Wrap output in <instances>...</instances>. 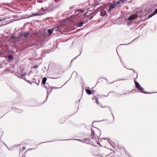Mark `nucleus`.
I'll use <instances>...</instances> for the list:
<instances>
[{
  "label": "nucleus",
  "mask_w": 157,
  "mask_h": 157,
  "mask_svg": "<svg viewBox=\"0 0 157 157\" xmlns=\"http://www.w3.org/2000/svg\"><path fill=\"white\" fill-rule=\"evenodd\" d=\"M95 128L96 129L95 130L91 128V135L90 138H87L85 140L90 141L93 143H97V144H99V143L98 142V140L101 135V131L98 128Z\"/></svg>",
  "instance_id": "obj_1"
},
{
  "label": "nucleus",
  "mask_w": 157,
  "mask_h": 157,
  "mask_svg": "<svg viewBox=\"0 0 157 157\" xmlns=\"http://www.w3.org/2000/svg\"><path fill=\"white\" fill-rule=\"evenodd\" d=\"M136 78H134L135 81V83L136 88L139 90V92L145 94H148L147 92L143 90V88L141 87L139 83L137 82L136 81Z\"/></svg>",
  "instance_id": "obj_2"
},
{
  "label": "nucleus",
  "mask_w": 157,
  "mask_h": 157,
  "mask_svg": "<svg viewBox=\"0 0 157 157\" xmlns=\"http://www.w3.org/2000/svg\"><path fill=\"white\" fill-rule=\"evenodd\" d=\"M54 6L52 4L50 5L49 6L44 9V12H46L52 11L53 9Z\"/></svg>",
  "instance_id": "obj_3"
},
{
  "label": "nucleus",
  "mask_w": 157,
  "mask_h": 157,
  "mask_svg": "<svg viewBox=\"0 0 157 157\" xmlns=\"http://www.w3.org/2000/svg\"><path fill=\"white\" fill-rule=\"evenodd\" d=\"M11 18V16L9 15H7L6 16L4 15H0V21L9 19Z\"/></svg>",
  "instance_id": "obj_4"
},
{
  "label": "nucleus",
  "mask_w": 157,
  "mask_h": 157,
  "mask_svg": "<svg viewBox=\"0 0 157 157\" xmlns=\"http://www.w3.org/2000/svg\"><path fill=\"white\" fill-rule=\"evenodd\" d=\"M44 87L46 89L47 91V96L46 97V99L48 98V95L50 94V93L49 92V89H50V88L51 87L50 86H49L48 83H46L44 85Z\"/></svg>",
  "instance_id": "obj_5"
},
{
  "label": "nucleus",
  "mask_w": 157,
  "mask_h": 157,
  "mask_svg": "<svg viewBox=\"0 0 157 157\" xmlns=\"http://www.w3.org/2000/svg\"><path fill=\"white\" fill-rule=\"evenodd\" d=\"M45 13H46V12H44V13H40L38 12V13H35L32 14L30 16V17H32L41 15H43Z\"/></svg>",
  "instance_id": "obj_6"
},
{
  "label": "nucleus",
  "mask_w": 157,
  "mask_h": 157,
  "mask_svg": "<svg viewBox=\"0 0 157 157\" xmlns=\"http://www.w3.org/2000/svg\"><path fill=\"white\" fill-rule=\"evenodd\" d=\"M116 7L113 4L110 5L109 6V8L108 10V11H111V10L114 9Z\"/></svg>",
  "instance_id": "obj_7"
},
{
  "label": "nucleus",
  "mask_w": 157,
  "mask_h": 157,
  "mask_svg": "<svg viewBox=\"0 0 157 157\" xmlns=\"http://www.w3.org/2000/svg\"><path fill=\"white\" fill-rule=\"evenodd\" d=\"M135 18H136L135 16L133 15H131L130 16H129L128 18V19L129 21H131V20L135 19Z\"/></svg>",
  "instance_id": "obj_8"
},
{
  "label": "nucleus",
  "mask_w": 157,
  "mask_h": 157,
  "mask_svg": "<svg viewBox=\"0 0 157 157\" xmlns=\"http://www.w3.org/2000/svg\"><path fill=\"white\" fill-rule=\"evenodd\" d=\"M29 33L23 32H22L21 33V35H23L25 37L29 35Z\"/></svg>",
  "instance_id": "obj_9"
},
{
  "label": "nucleus",
  "mask_w": 157,
  "mask_h": 157,
  "mask_svg": "<svg viewBox=\"0 0 157 157\" xmlns=\"http://www.w3.org/2000/svg\"><path fill=\"white\" fill-rule=\"evenodd\" d=\"M120 4V2L119 1H117L116 2H114L113 4L114 5V6L116 7L117 5H119Z\"/></svg>",
  "instance_id": "obj_10"
},
{
  "label": "nucleus",
  "mask_w": 157,
  "mask_h": 157,
  "mask_svg": "<svg viewBox=\"0 0 157 157\" xmlns=\"http://www.w3.org/2000/svg\"><path fill=\"white\" fill-rule=\"evenodd\" d=\"M8 57L9 58V61H10V60L13 59V56L11 54L9 55Z\"/></svg>",
  "instance_id": "obj_11"
},
{
  "label": "nucleus",
  "mask_w": 157,
  "mask_h": 157,
  "mask_svg": "<svg viewBox=\"0 0 157 157\" xmlns=\"http://www.w3.org/2000/svg\"><path fill=\"white\" fill-rule=\"evenodd\" d=\"M83 24V21H82L81 22H78L77 23V26L79 27H81L82 26Z\"/></svg>",
  "instance_id": "obj_12"
},
{
  "label": "nucleus",
  "mask_w": 157,
  "mask_h": 157,
  "mask_svg": "<svg viewBox=\"0 0 157 157\" xmlns=\"http://www.w3.org/2000/svg\"><path fill=\"white\" fill-rule=\"evenodd\" d=\"M46 80L47 78L46 77L44 78L42 81V84L44 85L45 84H46Z\"/></svg>",
  "instance_id": "obj_13"
},
{
  "label": "nucleus",
  "mask_w": 157,
  "mask_h": 157,
  "mask_svg": "<svg viewBox=\"0 0 157 157\" xmlns=\"http://www.w3.org/2000/svg\"><path fill=\"white\" fill-rule=\"evenodd\" d=\"M86 91L88 94H91L92 93L91 91L90 90L86 89Z\"/></svg>",
  "instance_id": "obj_14"
},
{
  "label": "nucleus",
  "mask_w": 157,
  "mask_h": 157,
  "mask_svg": "<svg viewBox=\"0 0 157 157\" xmlns=\"http://www.w3.org/2000/svg\"><path fill=\"white\" fill-rule=\"evenodd\" d=\"M54 30L53 29H48V32L50 35H51L52 33Z\"/></svg>",
  "instance_id": "obj_15"
},
{
  "label": "nucleus",
  "mask_w": 157,
  "mask_h": 157,
  "mask_svg": "<svg viewBox=\"0 0 157 157\" xmlns=\"http://www.w3.org/2000/svg\"><path fill=\"white\" fill-rule=\"evenodd\" d=\"M17 110L16 111L18 113H21L22 112V110L21 109H16Z\"/></svg>",
  "instance_id": "obj_16"
},
{
  "label": "nucleus",
  "mask_w": 157,
  "mask_h": 157,
  "mask_svg": "<svg viewBox=\"0 0 157 157\" xmlns=\"http://www.w3.org/2000/svg\"><path fill=\"white\" fill-rule=\"evenodd\" d=\"M78 11L81 12L82 13L83 12V10H82L81 9H78V10H75V13H76V12Z\"/></svg>",
  "instance_id": "obj_17"
},
{
  "label": "nucleus",
  "mask_w": 157,
  "mask_h": 157,
  "mask_svg": "<svg viewBox=\"0 0 157 157\" xmlns=\"http://www.w3.org/2000/svg\"><path fill=\"white\" fill-rule=\"evenodd\" d=\"M154 15V13H152V14H151L150 15L147 17V19H149L151 17H152Z\"/></svg>",
  "instance_id": "obj_18"
},
{
  "label": "nucleus",
  "mask_w": 157,
  "mask_h": 157,
  "mask_svg": "<svg viewBox=\"0 0 157 157\" xmlns=\"http://www.w3.org/2000/svg\"><path fill=\"white\" fill-rule=\"evenodd\" d=\"M125 67V68H126V69H129V70H132V71H133L134 72L136 73V75H137L136 78H137V75H138L137 73V72H136L134 70H133V69H128V68H126L125 67Z\"/></svg>",
  "instance_id": "obj_19"
},
{
  "label": "nucleus",
  "mask_w": 157,
  "mask_h": 157,
  "mask_svg": "<svg viewBox=\"0 0 157 157\" xmlns=\"http://www.w3.org/2000/svg\"><path fill=\"white\" fill-rule=\"evenodd\" d=\"M44 9L42 8L40 9V10L38 12L39 13V12H41V13H44Z\"/></svg>",
  "instance_id": "obj_20"
},
{
  "label": "nucleus",
  "mask_w": 157,
  "mask_h": 157,
  "mask_svg": "<svg viewBox=\"0 0 157 157\" xmlns=\"http://www.w3.org/2000/svg\"><path fill=\"white\" fill-rule=\"evenodd\" d=\"M95 99L96 100V102L97 104H99V103L98 101V98H95Z\"/></svg>",
  "instance_id": "obj_21"
},
{
  "label": "nucleus",
  "mask_w": 157,
  "mask_h": 157,
  "mask_svg": "<svg viewBox=\"0 0 157 157\" xmlns=\"http://www.w3.org/2000/svg\"><path fill=\"white\" fill-rule=\"evenodd\" d=\"M26 75V74L25 73H22L21 74V76L22 77H25V76Z\"/></svg>",
  "instance_id": "obj_22"
},
{
  "label": "nucleus",
  "mask_w": 157,
  "mask_h": 157,
  "mask_svg": "<svg viewBox=\"0 0 157 157\" xmlns=\"http://www.w3.org/2000/svg\"><path fill=\"white\" fill-rule=\"evenodd\" d=\"M49 92L50 93V94L51 93V92L52 91V87H50V89H49Z\"/></svg>",
  "instance_id": "obj_23"
},
{
  "label": "nucleus",
  "mask_w": 157,
  "mask_h": 157,
  "mask_svg": "<svg viewBox=\"0 0 157 157\" xmlns=\"http://www.w3.org/2000/svg\"><path fill=\"white\" fill-rule=\"evenodd\" d=\"M153 13L154 14V15H155V14H156V13H157V9H156L155 10V11Z\"/></svg>",
  "instance_id": "obj_24"
},
{
  "label": "nucleus",
  "mask_w": 157,
  "mask_h": 157,
  "mask_svg": "<svg viewBox=\"0 0 157 157\" xmlns=\"http://www.w3.org/2000/svg\"><path fill=\"white\" fill-rule=\"evenodd\" d=\"M43 2V0H38L37 2L40 3H42Z\"/></svg>",
  "instance_id": "obj_25"
},
{
  "label": "nucleus",
  "mask_w": 157,
  "mask_h": 157,
  "mask_svg": "<svg viewBox=\"0 0 157 157\" xmlns=\"http://www.w3.org/2000/svg\"><path fill=\"white\" fill-rule=\"evenodd\" d=\"M75 140H78V141H80L82 142L85 143V142L84 141L81 140H79V139H75Z\"/></svg>",
  "instance_id": "obj_26"
},
{
  "label": "nucleus",
  "mask_w": 157,
  "mask_h": 157,
  "mask_svg": "<svg viewBox=\"0 0 157 157\" xmlns=\"http://www.w3.org/2000/svg\"><path fill=\"white\" fill-rule=\"evenodd\" d=\"M56 31H60V30L59 29V28H57L56 29Z\"/></svg>",
  "instance_id": "obj_27"
},
{
  "label": "nucleus",
  "mask_w": 157,
  "mask_h": 157,
  "mask_svg": "<svg viewBox=\"0 0 157 157\" xmlns=\"http://www.w3.org/2000/svg\"><path fill=\"white\" fill-rule=\"evenodd\" d=\"M34 83L37 85L38 86L39 84L40 83V80H39L38 82V83H36V82H34Z\"/></svg>",
  "instance_id": "obj_28"
},
{
  "label": "nucleus",
  "mask_w": 157,
  "mask_h": 157,
  "mask_svg": "<svg viewBox=\"0 0 157 157\" xmlns=\"http://www.w3.org/2000/svg\"><path fill=\"white\" fill-rule=\"evenodd\" d=\"M52 88H54V89H58V88H61V87H55H55H52Z\"/></svg>",
  "instance_id": "obj_29"
},
{
  "label": "nucleus",
  "mask_w": 157,
  "mask_h": 157,
  "mask_svg": "<svg viewBox=\"0 0 157 157\" xmlns=\"http://www.w3.org/2000/svg\"><path fill=\"white\" fill-rule=\"evenodd\" d=\"M101 16H104L105 15L104 14V13H103L102 14V13H101Z\"/></svg>",
  "instance_id": "obj_30"
},
{
  "label": "nucleus",
  "mask_w": 157,
  "mask_h": 157,
  "mask_svg": "<svg viewBox=\"0 0 157 157\" xmlns=\"http://www.w3.org/2000/svg\"><path fill=\"white\" fill-rule=\"evenodd\" d=\"M74 7V6H71V7H70V8L71 9H73Z\"/></svg>",
  "instance_id": "obj_31"
},
{
  "label": "nucleus",
  "mask_w": 157,
  "mask_h": 157,
  "mask_svg": "<svg viewBox=\"0 0 157 157\" xmlns=\"http://www.w3.org/2000/svg\"><path fill=\"white\" fill-rule=\"evenodd\" d=\"M38 67V66L37 65H36L34 66V67L35 68H36L37 67Z\"/></svg>",
  "instance_id": "obj_32"
},
{
  "label": "nucleus",
  "mask_w": 157,
  "mask_h": 157,
  "mask_svg": "<svg viewBox=\"0 0 157 157\" xmlns=\"http://www.w3.org/2000/svg\"><path fill=\"white\" fill-rule=\"evenodd\" d=\"M81 54V53L78 55V56L76 57L73 60H74V59H76V58H77Z\"/></svg>",
  "instance_id": "obj_33"
},
{
  "label": "nucleus",
  "mask_w": 157,
  "mask_h": 157,
  "mask_svg": "<svg viewBox=\"0 0 157 157\" xmlns=\"http://www.w3.org/2000/svg\"><path fill=\"white\" fill-rule=\"evenodd\" d=\"M33 46H35V44H33L32 45H30V47H32Z\"/></svg>",
  "instance_id": "obj_34"
},
{
  "label": "nucleus",
  "mask_w": 157,
  "mask_h": 157,
  "mask_svg": "<svg viewBox=\"0 0 157 157\" xmlns=\"http://www.w3.org/2000/svg\"><path fill=\"white\" fill-rule=\"evenodd\" d=\"M95 98H97V97H93V98H92V99L93 100H95Z\"/></svg>",
  "instance_id": "obj_35"
},
{
  "label": "nucleus",
  "mask_w": 157,
  "mask_h": 157,
  "mask_svg": "<svg viewBox=\"0 0 157 157\" xmlns=\"http://www.w3.org/2000/svg\"><path fill=\"white\" fill-rule=\"evenodd\" d=\"M34 83V82H29V83H30L31 84H32L33 83Z\"/></svg>",
  "instance_id": "obj_36"
},
{
  "label": "nucleus",
  "mask_w": 157,
  "mask_h": 157,
  "mask_svg": "<svg viewBox=\"0 0 157 157\" xmlns=\"http://www.w3.org/2000/svg\"><path fill=\"white\" fill-rule=\"evenodd\" d=\"M23 149L24 150H25L26 149V147H23Z\"/></svg>",
  "instance_id": "obj_37"
},
{
  "label": "nucleus",
  "mask_w": 157,
  "mask_h": 157,
  "mask_svg": "<svg viewBox=\"0 0 157 157\" xmlns=\"http://www.w3.org/2000/svg\"><path fill=\"white\" fill-rule=\"evenodd\" d=\"M25 154H23L22 155V157H25Z\"/></svg>",
  "instance_id": "obj_38"
},
{
  "label": "nucleus",
  "mask_w": 157,
  "mask_h": 157,
  "mask_svg": "<svg viewBox=\"0 0 157 157\" xmlns=\"http://www.w3.org/2000/svg\"><path fill=\"white\" fill-rule=\"evenodd\" d=\"M51 142V141H47V142H43L41 143L40 144H41V143H46V142Z\"/></svg>",
  "instance_id": "obj_39"
},
{
  "label": "nucleus",
  "mask_w": 157,
  "mask_h": 157,
  "mask_svg": "<svg viewBox=\"0 0 157 157\" xmlns=\"http://www.w3.org/2000/svg\"><path fill=\"white\" fill-rule=\"evenodd\" d=\"M44 42V40H41L40 42L41 43H43V42Z\"/></svg>",
  "instance_id": "obj_40"
},
{
  "label": "nucleus",
  "mask_w": 157,
  "mask_h": 157,
  "mask_svg": "<svg viewBox=\"0 0 157 157\" xmlns=\"http://www.w3.org/2000/svg\"><path fill=\"white\" fill-rule=\"evenodd\" d=\"M35 149V148H31V149H28L27 150H31V149Z\"/></svg>",
  "instance_id": "obj_41"
},
{
  "label": "nucleus",
  "mask_w": 157,
  "mask_h": 157,
  "mask_svg": "<svg viewBox=\"0 0 157 157\" xmlns=\"http://www.w3.org/2000/svg\"><path fill=\"white\" fill-rule=\"evenodd\" d=\"M51 78H53V79H57L58 78H53V77H51Z\"/></svg>",
  "instance_id": "obj_42"
},
{
  "label": "nucleus",
  "mask_w": 157,
  "mask_h": 157,
  "mask_svg": "<svg viewBox=\"0 0 157 157\" xmlns=\"http://www.w3.org/2000/svg\"><path fill=\"white\" fill-rule=\"evenodd\" d=\"M101 107L104 108V107H104V106H102V105H101Z\"/></svg>",
  "instance_id": "obj_43"
},
{
  "label": "nucleus",
  "mask_w": 157,
  "mask_h": 157,
  "mask_svg": "<svg viewBox=\"0 0 157 157\" xmlns=\"http://www.w3.org/2000/svg\"><path fill=\"white\" fill-rule=\"evenodd\" d=\"M38 44H35V46H36Z\"/></svg>",
  "instance_id": "obj_44"
},
{
  "label": "nucleus",
  "mask_w": 157,
  "mask_h": 157,
  "mask_svg": "<svg viewBox=\"0 0 157 157\" xmlns=\"http://www.w3.org/2000/svg\"><path fill=\"white\" fill-rule=\"evenodd\" d=\"M74 73H76V72H74L73 73V74H74Z\"/></svg>",
  "instance_id": "obj_45"
},
{
  "label": "nucleus",
  "mask_w": 157,
  "mask_h": 157,
  "mask_svg": "<svg viewBox=\"0 0 157 157\" xmlns=\"http://www.w3.org/2000/svg\"><path fill=\"white\" fill-rule=\"evenodd\" d=\"M14 36H11V38H14Z\"/></svg>",
  "instance_id": "obj_46"
},
{
  "label": "nucleus",
  "mask_w": 157,
  "mask_h": 157,
  "mask_svg": "<svg viewBox=\"0 0 157 157\" xmlns=\"http://www.w3.org/2000/svg\"><path fill=\"white\" fill-rule=\"evenodd\" d=\"M127 0H123L124 1H127Z\"/></svg>",
  "instance_id": "obj_47"
},
{
  "label": "nucleus",
  "mask_w": 157,
  "mask_h": 157,
  "mask_svg": "<svg viewBox=\"0 0 157 157\" xmlns=\"http://www.w3.org/2000/svg\"><path fill=\"white\" fill-rule=\"evenodd\" d=\"M33 80H35L36 79H35V78H33Z\"/></svg>",
  "instance_id": "obj_48"
},
{
  "label": "nucleus",
  "mask_w": 157,
  "mask_h": 157,
  "mask_svg": "<svg viewBox=\"0 0 157 157\" xmlns=\"http://www.w3.org/2000/svg\"><path fill=\"white\" fill-rule=\"evenodd\" d=\"M118 95H121V94H117Z\"/></svg>",
  "instance_id": "obj_49"
},
{
  "label": "nucleus",
  "mask_w": 157,
  "mask_h": 157,
  "mask_svg": "<svg viewBox=\"0 0 157 157\" xmlns=\"http://www.w3.org/2000/svg\"><path fill=\"white\" fill-rule=\"evenodd\" d=\"M113 119H114V116H113Z\"/></svg>",
  "instance_id": "obj_50"
},
{
  "label": "nucleus",
  "mask_w": 157,
  "mask_h": 157,
  "mask_svg": "<svg viewBox=\"0 0 157 157\" xmlns=\"http://www.w3.org/2000/svg\"><path fill=\"white\" fill-rule=\"evenodd\" d=\"M67 82H65V83L63 85H64L66 83H67Z\"/></svg>",
  "instance_id": "obj_51"
},
{
  "label": "nucleus",
  "mask_w": 157,
  "mask_h": 157,
  "mask_svg": "<svg viewBox=\"0 0 157 157\" xmlns=\"http://www.w3.org/2000/svg\"><path fill=\"white\" fill-rule=\"evenodd\" d=\"M126 94V93H124V94Z\"/></svg>",
  "instance_id": "obj_52"
},
{
  "label": "nucleus",
  "mask_w": 157,
  "mask_h": 157,
  "mask_svg": "<svg viewBox=\"0 0 157 157\" xmlns=\"http://www.w3.org/2000/svg\"><path fill=\"white\" fill-rule=\"evenodd\" d=\"M27 82H28L29 83V82H30L29 81H28Z\"/></svg>",
  "instance_id": "obj_53"
},
{
  "label": "nucleus",
  "mask_w": 157,
  "mask_h": 157,
  "mask_svg": "<svg viewBox=\"0 0 157 157\" xmlns=\"http://www.w3.org/2000/svg\"><path fill=\"white\" fill-rule=\"evenodd\" d=\"M80 101V99H79V101Z\"/></svg>",
  "instance_id": "obj_54"
},
{
  "label": "nucleus",
  "mask_w": 157,
  "mask_h": 157,
  "mask_svg": "<svg viewBox=\"0 0 157 157\" xmlns=\"http://www.w3.org/2000/svg\"><path fill=\"white\" fill-rule=\"evenodd\" d=\"M93 123H94V122H93ZM93 125V124H92V125Z\"/></svg>",
  "instance_id": "obj_55"
},
{
  "label": "nucleus",
  "mask_w": 157,
  "mask_h": 157,
  "mask_svg": "<svg viewBox=\"0 0 157 157\" xmlns=\"http://www.w3.org/2000/svg\"><path fill=\"white\" fill-rule=\"evenodd\" d=\"M103 139H105V138H103Z\"/></svg>",
  "instance_id": "obj_56"
}]
</instances>
